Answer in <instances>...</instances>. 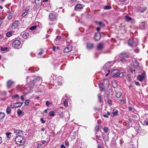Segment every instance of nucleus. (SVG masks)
<instances>
[{"mask_svg": "<svg viewBox=\"0 0 148 148\" xmlns=\"http://www.w3.org/2000/svg\"><path fill=\"white\" fill-rule=\"evenodd\" d=\"M142 123L144 125H148V119H146L144 120H142Z\"/></svg>", "mask_w": 148, "mask_h": 148, "instance_id": "obj_16", "label": "nucleus"}, {"mask_svg": "<svg viewBox=\"0 0 148 148\" xmlns=\"http://www.w3.org/2000/svg\"><path fill=\"white\" fill-rule=\"evenodd\" d=\"M119 70L117 69L114 70L112 72V75L113 77H116L118 76Z\"/></svg>", "mask_w": 148, "mask_h": 148, "instance_id": "obj_8", "label": "nucleus"}, {"mask_svg": "<svg viewBox=\"0 0 148 148\" xmlns=\"http://www.w3.org/2000/svg\"><path fill=\"white\" fill-rule=\"evenodd\" d=\"M108 135L109 133H108L107 135H103V138L105 140V141H108L109 138Z\"/></svg>", "mask_w": 148, "mask_h": 148, "instance_id": "obj_18", "label": "nucleus"}, {"mask_svg": "<svg viewBox=\"0 0 148 148\" xmlns=\"http://www.w3.org/2000/svg\"><path fill=\"white\" fill-rule=\"evenodd\" d=\"M103 44L102 43H100L97 45V49L98 50H100L103 48Z\"/></svg>", "mask_w": 148, "mask_h": 148, "instance_id": "obj_19", "label": "nucleus"}, {"mask_svg": "<svg viewBox=\"0 0 148 148\" xmlns=\"http://www.w3.org/2000/svg\"><path fill=\"white\" fill-rule=\"evenodd\" d=\"M60 114H61V115L60 116V117L61 118H62L63 117V115L62 112H60Z\"/></svg>", "mask_w": 148, "mask_h": 148, "instance_id": "obj_59", "label": "nucleus"}, {"mask_svg": "<svg viewBox=\"0 0 148 148\" xmlns=\"http://www.w3.org/2000/svg\"><path fill=\"white\" fill-rule=\"evenodd\" d=\"M132 118H134L135 119H136L137 118V116L136 115H134L132 116Z\"/></svg>", "mask_w": 148, "mask_h": 148, "instance_id": "obj_63", "label": "nucleus"}, {"mask_svg": "<svg viewBox=\"0 0 148 148\" xmlns=\"http://www.w3.org/2000/svg\"><path fill=\"white\" fill-rule=\"evenodd\" d=\"M11 134V132H8V133H7L6 134V135L7 136V138H10V136H9Z\"/></svg>", "mask_w": 148, "mask_h": 148, "instance_id": "obj_44", "label": "nucleus"}, {"mask_svg": "<svg viewBox=\"0 0 148 148\" xmlns=\"http://www.w3.org/2000/svg\"><path fill=\"white\" fill-rule=\"evenodd\" d=\"M8 48L7 47H1V50L2 51H5L7 50Z\"/></svg>", "mask_w": 148, "mask_h": 148, "instance_id": "obj_47", "label": "nucleus"}, {"mask_svg": "<svg viewBox=\"0 0 148 148\" xmlns=\"http://www.w3.org/2000/svg\"><path fill=\"white\" fill-rule=\"evenodd\" d=\"M21 34L23 38L25 39H27L28 38L29 35L28 33H26Z\"/></svg>", "mask_w": 148, "mask_h": 148, "instance_id": "obj_14", "label": "nucleus"}, {"mask_svg": "<svg viewBox=\"0 0 148 148\" xmlns=\"http://www.w3.org/2000/svg\"><path fill=\"white\" fill-rule=\"evenodd\" d=\"M23 112L20 109H18L17 110V114L18 116H20L22 114Z\"/></svg>", "mask_w": 148, "mask_h": 148, "instance_id": "obj_31", "label": "nucleus"}, {"mask_svg": "<svg viewBox=\"0 0 148 148\" xmlns=\"http://www.w3.org/2000/svg\"><path fill=\"white\" fill-rule=\"evenodd\" d=\"M98 99H99V101L101 102L102 101V98L99 95H98Z\"/></svg>", "mask_w": 148, "mask_h": 148, "instance_id": "obj_46", "label": "nucleus"}, {"mask_svg": "<svg viewBox=\"0 0 148 148\" xmlns=\"http://www.w3.org/2000/svg\"><path fill=\"white\" fill-rule=\"evenodd\" d=\"M134 51L136 53H138L139 51V49H134Z\"/></svg>", "mask_w": 148, "mask_h": 148, "instance_id": "obj_57", "label": "nucleus"}, {"mask_svg": "<svg viewBox=\"0 0 148 148\" xmlns=\"http://www.w3.org/2000/svg\"><path fill=\"white\" fill-rule=\"evenodd\" d=\"M12 31H9L6 34V36L8 37H10L12 35Z\"/></svg>", "mask_w": 148, "mask_h": 148, "instance_id": "obj_29", "label": "nucleus"}, {"mask_svg": "<svg viewBox=\"0 0 148 148\" xmlns=\"http://www.w3.org/2000/svg\"><path fill=\"white\" fill-rule=\"evenodd\" d=\"M110 115V113L109 112H108L107 113V114H103V116L105 118H108V116Z\"/></svg>", "mask_w": 148, "mask_h": 148, "instance_id": "obj_38", "label": "nucleus"}, {"mask_svg": "<svg viewBox=\"0 0 148 148\" xmlns=\"http://www.w3.org/2000/svg\"><path fill=\"white\" fill-rule=\"evenodd\" d=\"M19 23V21L18 20L15 21L11 26V27L13 29H15L18 25Z\"/></svg>", "mask_w": 148, "mask_h": 148, "instance_id": "obj_6", "label": "nucleus"}, {"mask_svg": "<svg viewBox=\"0 0 148 148\" xmlns=\"http://www.w3.org/2000/svg\"><path fill=\"white\" fill-rule=\"evenodd\" d=\"M25 104L26 105H28L29 103V100H26L25 101Z\"/></svg>", "mask_w": 148, "mask_h": 148, "instance_id": "obj_48", "label": "nucleus"}, {"mask_svg": "<svg viewBox=\"0 0 148 148\" xmlns=\"http://www.w3.org/2000/svg\"><path fill=\"white\" fill-rule=\"evenodd\" d=\"M82 5L81 4H78L75 6V10H78L82 8Z\"/></svg>", "mask_w": 148, "mask_h": 148, "instance_id": "obj_13", "label": "nucleus"}, {"mask_svg": "<svg viewBox=\"0 0 148 148\" xmlns=\"http://www.w3.org/2000/svg\"><path fill=\"white\" fill-rule=\"evenodd\" d=\"M96 141L97 143H99L98 140H100V138H101V137L97 135H96Z\"/></svg>", "mask_w": 148, "mask_h": 148, "instance_id": "obj_41", "label": "nucleus"}, {"mask_svg": "<svg viewBox=\"0 0 148 148\" xmlns=\"http://www.w3.org/2000/svg\"><path fill=\"white\" fill-rule=\"evenodd\" d=\"M121 95V93L120 92H118L116 93V96L117 98L119 99L120 98Z\"/></svg>", "mask_w": 148, "mask_h": 148, "instance_id": "obj_24", "label": "nucleus"}, {"mask_svg": "<svg viewBox=\"0 0 148 148\" xmlns=\"http://www.w3.org/2000/svg\"><path fill=\"white\" fill-rule=\"evenodd\" d=\"M12 46L15 48H19L21 47V42L20 40H16L12 43Z\"/></svg>", "mask_w": 148, "mask_h": 148, "instance_id": "obj_3", "label": "nucleus"}, {"mask_svg": "<svg viewBox=\"0 0 148 148\" xmlns=\"http://www.w3.org/2000/svg\"><path fill=\"white\" fill-rule=\"evenodd\" d=\"M126 75V73L124 72H121V73H119L118 75V76H119L120 77H123L124 75Z\"/></svg>", "mask_w": 148, "mask_h": 148, "instance_id": "obj_26", "label": "nucleus"}, {"mask_svg": "<svg viewBox=\"0 0 148 148\" xmlns=\"http://www.w3.org/2000/svg\"><path fill=\"white\" fill-rule=\"evenodd\" d=\"M49 17L51 21H53L56 18L55 15L52 13L50 14L49 15Z\"/></svg>", "mask_w": 148, "mask_h": 148, "instance_id": "obj_12", "label": "nucleus"}, {"mask_svg": "<svg viewBox=\"0 0 148 148\" xmlns=\"http://www.w3.org/2000/svg\"><path fill=\"white\" fill-rule=\"evenodd\" d=\"M12 17V14H9L8 16V20H10L11 19Z\"/></svg>", "mask_w": 148, "mask_h": 148, "instance_id": "obj_39", "label": "nucleus"}, {"mask_svg": "<svg viewBox=\"0 0 148 148\" xmlns=\"http://www.w3.org/2000/svg\"><path fill=\"white\" fill-rule=\"evenodd\" d=\"M40 121H41L42 123H44L45 122V121L42 118H41L40 119Z\"/></svg>", "mask_w": 148, "mask_h": 148, "instance_id": "obj_55", "label": "nucleus"}, {"mask_svg": "<svg viewBox=\"0 0 148 148\" xmlns=\"http://www.w3.org/2000/svg\"><path fill=\"white\" fill-rule=\"evenodd\" d=\"M134 65V66L137 67L138 66V64L137 62H136Z\"/></svg>", "mask_w": 148, "mask_h": 148, "instance_id": "obj_50", "label": "nucleus"}, {"mask_svg": "<svg viewBox=\"0 0 148 148\" xmlns=\"http://www.w3.org/2000/svg\"><path fill=\"white\" fill-rule=\"evenodd\" d=\"M146 77V74L145 73H143L137 76L138 79L141 82L143 81V80Z\"/></svg>", "mask_w": 148, "mask_h": 148, "instance_id": "obj_5", "label": "nucleus"}, {"mask_svg": "<svg viewBox=\"0 0 148 148\" xmlns=\"http://www.w3.org/2000/svg\"><path fill=\"white\" fill-rule=\"evenodd\" d=\"M36 27L37 26H34L31 27L29 29L31 30L34 31L36 29Z\"/></svg>", "mask_w": 148, "mask_h": 148, "instance_id": "obj_34", "label": "nucleus"}, {"mask_svg": "<svg viewBox=\"0 0 148 148\" xmlns=\"http://www.w3.org/2000/svg\"><path fill=\"white\" fill-rule=\"evenodd\" d=\"M121 57L123 58V59H125V58H127L126 54L125 53H121Z\"/></svg>", "mask_w": 148, "mask_h": 148, "instance_id": "obj_30", "label": "nucleus"}, {"mask_svg": "<svg viewBox=\"0 0 148 148\" xmlns=\"http://www.w3.org/2000/svg\"><path fill=\"white\" fill-rule=\"evenodd\" d=\"M65 145L67 147H68L69 146V142L67 141H65Z\"/></svg>", "mask_w": 148, "mask_h": 148, "instance_id": "obj_54", "label": "nucleus"}, {"mask_svg": "<svg viewBox=\"0 0 148 148\" xmlns=\"http://www.w3.org/2000/svg\"><path fill=\"white\" fill-rule=\"evenodd\" d=\"M99 24L101 26H104L105 25L101 22H99Z\"/></svg>", "mask_w": 148, "mask_h": 148, "instance_id": "obj_49", "label": "nucleus"}, {"mask_svg": "<svg viewBox=\"0 0 148 148\" xmlns=\"http://www.w3.org/2000/svg\"><path fill=\"white\" fill-rule=\"evenodd\" d=\"M104 8L105 10H110L111 8V7L108 5L104 7Z\"/></svg>", "mask_w": 148, "mask_h": 148, "instance_id": "obj_37", "label": "nucleus"}, {"mask_svg": "<svg viewBox=\"0 0 148 148\" xmlns=\"http://www.w3.org/2000/svg\"><path fill=\"white\" fill-rule=\"evenodd\" d=\"M71 49V46L70 45H68L64 49V51L66 53H68L70 52Z\"/></svg>", "mask_w": 148, "mask_h": 148, "instance_id": "obj_7", "label": "nucleus"}, {"mask_svg": "<svg viewBox=\"0 0 148 148\" xmlns=\"http://www.w3.org/2000/svg\"><path fill=\"white\" fill-rule=\"evenodd\" d=\"M42 144H38L37 145V147H42Z\"/></svg>", "mask_w": 148, "mask_h": 148, "instance_id": "obj_60", "label": "nucleus"}, {"mask_svg": "<svg viewBox=\"0 0 148 148\" xmlns=\"http://www.w3.org/2000/svg\"><path fill=\"white\" fill-rule=\"evenodd\" d=\"M15 141L16 144L19 145H23L25 142L24 137L21 135L16 136L15 138Z\"/></svg>", "mask_w": 148, "mask_h": 148, "instance_id": "obj_2", "label": "nucleus"}, {"mask_svg": "<svg viewBox=\"0 0 148 148\" xmlns=\"http://www.w3.org/2000/svg\"><path fill=\"white\" fill-rule=\"evenodd\" d=\"M23 103L21 102H18L15 103L16 108L21 106L23 104Z\"/></svg>", "mask_w": 148, "mask_h": 148, "instance_id": "obj_22", "label": "nucleus"}, {"mask_svg": "<svg viewBox=\"0 0 148 148\" xmlns=\"http://www.w3.org/2000/svg\"><path fill=\"white\" fill-rule=\"evenodd\" d=\"M134 42L132 40L130 39L129 40L128 42L129 45L132 46L134 44Z\"/></svg>", "mask_w": 148, "mask_h": 148, "instance_id": "obj_23", "label": "nucleus"}, {"mask_svg": "<svg viewBox=\"0 0 148 148\" xmlns=\"http://www.w3.org/2000/svg\"><path fill=\"white\" fill-rule=\"evenodd\" d=\"M54 113H55V112L53 111H50L49 113V115L51 116H54Z\"/></svg>", "mask_w": 148, "mask_h": 148, "instance_id": "obj_35", "label": "nucleus"}, {"mask_svg": "<svg viewBox=\"0 0 148 148\" xmlns=\"http://www.w3.org/2000/svg\"><path fill=\"white\" fill-rule=\"evenodd\" d=\"M14 132L16 134H18L21 132L22 133V131L20 130H16L14 131Z\"/></svg>", "mask_w": 148, "mask_h": 148, "instance_id": "obj_32", "label": "nucleus"}, {"mask_svg": "<svg viewBox=\"0 0 148 148\" xmlns=\"http://www.w3.org/2000/svg\"><path fill=\"white\" fill-rule=\"evenodd\" d=\"M28 12H23L22 14V16L24 17L25 16L28 14Z\"/></svg>", "mask_w": 148, "mask_h": 148, "instance_id": "obj_42", "label": "nucleus"}, {"mask_svg": "<svg viewBox=\"0 0 148 148\" xmlns=\"http://www.w3.org/2000/svg\"><path fill=\"white\" fill-rule=\"evenodd\" d=\"M63 104H64V106L66 107L68 106V102L67 101H66V100H63Z\"/></svg>", "mask_w": 148, "mask_h": 148, "instance_id": "obj_36", "label": "nucleus"}, {"mask_svg": "<svg viewBox=\"0 0 148 148\" xmlns=\"http://www.w3.org/2000/svg\"><path fill=\"white\" fill-rule=\"evenodd\" d=\"M94 38L96 41H98L101 38V35L99 33H97L95 35Z\"/></svg>", "mask_w": 148, "mask_h": 148, "instance_id": "obj_11", "label": "nucleus"}, {"mask_svg": "<svg viewBox=\"0 0 148 148\" xmlns=\"http://www.w3.org/2000/svg\"><path fill=\"white\" fill-rule=\"evenodd\" d=\"M103 130L105 133L107 134H108V133L109 134V133H108L109 130L108 129V128H107V127H104V128H103Z\"/></svg>", "mask_w": 148, "mask_h": 148, "instance_id": "obj_28", "label": "nucleus"}, {"mask_svg": "<svg viewBox=\"0 0 148 148\" xmlns=\"http://www.w3.org/2000/svg\"><path fill=\"white\" fill-rule=\"evenodd\" d=\"M110 63L109 62H108L106 64L103 66V70H104V71H106L107 69H109L110 67Z\"/></svg>", "mask_w": 148, "mask_h": 148, "instance_id": "obj_10", "label": "nucleus"}, {"mask_svg": "<svg viewBox=\"0 0 148 148\" xmlns=\"http://www.w3.org/2000/svg\"><path fill=\"white\" fill-rule=\"evenodd\" d=\"M29 9V6H27V7L25 9V12H28V10Z\"/></svg>", "mask_w": 148, "mask_h": 148, "instance_id": "obj_45", "label": "nucleus"}, {"mask_svg": "<svg viewBox=\"0 0 148 148\" xmlns=\"http://www.w3.org/2000/svg\"><path fill=\"white\" fill-rule=\"evenodd\" d=\"M106 83L107 86H108L109 84V81L108 79H106L104 80V82L103 83H100L99 84V87L101 91H103V86L104 85V84Z\"/></svg>", "mask_w": 148, "mask_h": 148, "instance_id": "obj_4", "label": "nucleus"}, {"mask_svg": "<svg viewBox=\"0 0 148 148\" xmlns=\"http://www.w3.org/2000/svg\"><path fill=\"white\" fill-rule=\"evenodd\" d=\"M11 108L8 107L6 109V112L8 114H9L11 112Z\"/></svg>", "mask_w": 148, "mask_h": 148, "instance_id": "obj_33", "label": "nucleus"}, {"mask_svg": "<svg viewBox=\"0 0 148 148\" xmlns=\"http://www.w3.org/2000/svg\"><path fill=\"white\" fill-rule=\"evenodd\" d=\"M11 107L12 108H16V104H15V103H14L13 104H12L11 106Z\"/></svg>", "mask_w": 148, "mask_h": 148, "instance_id": "obj_51", "label": "nucleus"}, {"mask_svg": "<svg viewBox=\"0 0 148 148\" xmlns=\"http://www.w3.org/2000/svg\"><path fill=\"white\" fill-rule=\"evenodd\" d=\"M147 8L146 7H144L143 8V10H141L140 12H143L144 11H145L146 10Z\"/></svg>", "mask_w": 148, "mask_h": 148, "instance_id": "obj_56", "label": "nucleus"}, {"mask_svg": "<svg viewBox=\"0 0 148 148\" xmlns=\"http://www.w3.org/2000/svg\"><path fill=\"white\" fill-rule=\"evenodd\" d=\"M42 2V0H35V3L38 5H40Z\"/></svg>", "mask_w": 148, "mask_h": 148, "instance_id": "obj_17", "label": "nucleus"}, {"mask_svg": "<svg viewBox=\"0 0 148 148\" xmlns=\"http://www.w3.org/2000/svg\"><path fill=\"white\" fill-rule=\"evenodd\" d=\"M93 44L92 43H87V47L89 49L92 48L93 47Z\"/></svg>", "mask_w": 148, "mask_h": 148, "instance_id": "obj_15", "label": "nucleus"}, {"mask_svg": "<svg viewBox=\"0 0 148 148\" xmlns=\"http://www.w3.org/2000/svg\"><path fill=\"white\" fill-rule=\"evenodd\" d=\"M16 97H18V99L19 98V95L17 94L13 96L12 97V98L13 99H14Z\"/></svg>", "mask_w": 148, "mask_h": 148, "instance_id": "obj_43", "label": "nucleus"}, {"mask_svg": "<svg viewBox=\"0 0 148 148\" xmlns=\"http://www.w3.org/2000/svg\"><path fill=\"white\" fill-rule=\"evenodd\" d=\"M49 104H51L50 103H49V101H47L46 102V105L47 106H49Z\"/></svg>", "mask_w": 148, "mask_h": 148, "instance_id": "obj_58", "label": "nucleus"}, {"mask_svg": "<svg viewBox=\"0 0 148 148\" xmlns=\"http://www.w3.org/2000/svg\"><path fill=\"white\" fill-rule=\"evenodd\" d=\"M145 22H142L141 23L140 25V28L142 29H143L145 28Z\"/></svg>", "mask_w": 148, "mask_h": 148, "instance_id": "obj_20", "label": "nucleus"}, {"mask_svg": "<svg viewBox=\"0 0 148 148\" xmlns=\"http://www.w3.org/2000/svg\"><path fill=\"white\" fill-rule=\"evenodd\" d=\"M61 148H66V147L64 145H61Z\"/></svg>", "mask_w": 148, "mask_h": 148, "instance_id": "obj_61", "label": "nucleus"}, {"mask_svg": "<svg viewBox=\"0 0 148 148\" xmlns=\"http://www.w3.org/2000/svg\"><path fill=\"white\" fill-rule=\"evenodd\" d=\"M108 104L110 106L111 105H112V101L111 100H108Z\"/></svg>", "mask_w": 148, "mask_h": 148, "instance_id": "obj_53", "label": "nucleus"}, {"mask_svg": "<svg viewBox=\"0 0 148 148\" xmlns=\"http://www.w3.org/2000/svg\"><path fill=\"white\" fill-rule=\"evenodd\" d=\"M132 108L131 107H128V110L130 111H132Z\"/></svg>", "mask_w": 148, "mask_h": 148, "instance_id": "obj_64", "label": "nucleus"}, {"mask_svg": "<svg viewBox=\"0 0 148 148\" xmlns=\"http://www.w3.org/2000/svg\"><path fill=\"white\" fill-rule=\"evenodd\" d=\"M118 111L116 109H114L113 110L112 114L114 116H116L118 114Z\"/></svg>", "mask_w": 148, "mask_h": 148, "instance_id": "obj_25", "label": "nucleus"}, {"mask_svg": "<svg viewBox=\"0 0 148 148\" xmlns=\"http://www.w3.org/2000/svg\"><path fill=\"white\" fill-rule=\"evenodd\" d=\"M99 130V126H97L95 127V130L96 131H98Z\"/></svg>", "mask_w": 148, "mask_h": 148, "instance_id": "obj_52", "label": "nucleus"}, {"mask_svg": "<svg viewBox=\"0 0 148 148\" xmlns=\"http://www.w3.org/2000/svg\"><path fill=\"white\" fill-rule=\"evenodd\" d=\"M125 21L127 22H129L132 20V18L131 17H129L127 15L125 16Z\"/></svg>", "mask_w": 148, "mask_h": 148, "instance_id": "obj_21", "label": "nucleus"}, {"mask_svg": "<svg viewBox=\"0 0 148 148\" xmlns=\"http://www.w3.org/2000/svg\"><path fill=\"white\" fill-rule=\"evenodd\" d=\"M14 82L11 80H8L7 83V87L8 88H11Z\"/></svg>", "mask_w": 148, "mask_h": 148, "instance_id": "obj_9", "label": "nucleus"}, {"mask_svg": "<svg viewBox=\"0 0 148 148\" xmlns=\"http://www.w3.org/2000/svg\"><path fill=\"white\" fill-rule=\"evenodd\" d=\"M97 123L99 124H100L101 123V121L100 120H98L97 121Z\"/></svg>", "mask_w": 148, "mask_h": 148, "instance_id": "obj_62", "label": "nucleus"}, {"mask_svg": "<svg viewBox=\"0 0 148 148\" xmlns=\"http://www.w3.org/2000/svg\"><path fill=\"white\" fill-rule=\"evenodd\" d=\"M61 38V37L60 36H57L56 37V38L54 40V42H56L58 40H59Z\"/></svg>", "mask_w": 148, "mask_h": 148, "instance_id": "obj_40", "label": "nucleus"}, {"mask_svg": "<svg viewBox=\"0 0 148 148\" xmlns=\"http://www.w3.org/2000/svg\"><path fill=\"white\" fill-rule=\"evenodd\" d=\"M41 80V78L37 76H31L27 77L26 78L27 81L31 86H33L36 82H38Z\"/></svg>", "mask_w": 148, "mask_h": 148, "instance_id": "obj_1", "label": "nucleus"}, {"mask_svg": "<svg viewBox=\"0 0 148 148\" xmlns=\"http://www.w3.org/2000/svg\"><path fill=\"white\" fill-rule=\"evenodd\" d=\"M5 116V114L3 112H0V120L3 119Z\"/></svg>", "mask_w": 148, "mask_h": 148, "instance_id": "obj_27", "label": "nucleus"}]
</instances>
